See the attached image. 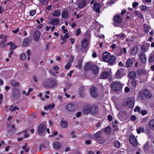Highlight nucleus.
I'll use <instances>...</instances> for the list:
<instances>
[{"mask_svg": "<svg viewBox=\"0 0 154 154\" xmlns=\"http://www.w3.org/2000/svg\"><path fill=\"white\" fill-rule=\"evenodd\" d=\"M116 58L113 55L111 56L108 52H104L102 55V59L103 61L108 62L110 66L113 65L116 60Z\"/></svg>", "mask_w": 154, "mask_h": 154, "instance_id": "nucleus-1", "label": "nucleus"}, {"mask_svg": "<svg viewBox=\"0 0 154 154\" xmlns=\"http://www.w3.org/2000/svg\"><path fill=\"white\" fill-rule=\"evenodd\" d=\"M134 100L133 98H129L124 100L123 105L124 106H128L130 108H132L134 106Z\"/></svg>", "mask_w": 154, "mask_h": 154, "instance_id": "nucleus-2", "label": "nucleus"}, {"mask_svg": "<svg viewBox=\"0 0 154 154\" xmlns=\"http://www.w3.org/2000/svg\"><path fill=\"white\" fill-rule=\"evenodd\" d=\"M112 90L115 92H117L122 88L121 84L119 82H114L110 84Z\"/></svg>", "mask_w": 154, "mask_h": 154, "instance_id": "nucleus-3", "label": "nucleus"}, {"mask_svg": "<svg viewBox=\"0 0 154 154\" xmlns=\"http://www.w3.org/2000/svg\"><path fill=\"white\" fill-rule=\"evenodd\" d=\"M126 74L125 70L124 69L121 68L118 69L116 71L115 76L116 78L119 79L121 78L122 77Z\"/></svg>", "mask_w": 154, "mask_h": 154, "instance_id": "nucleus-4", "label": "nucleus"}, {"mask_svg": "<svg viewBox=\"0 0 154 154\" xmlns=\"http://www.w3.org/2000/svg\"><path fill=\"white\" fill-rule=\"evenodd\" d=\"M57 85V81L53 79H50L46 83V87L51 88Z\"/></svg>", "mask_w": 154, "mask_h": 154, "instance_id": "nucleus-5", "label": "nucleus"}, {"mask_svg": "<svg viewBox=\"0 0 154 154\" xmlns=\"http://www.w3.org/2000/svg\"><path fill=\"white\" fill-rule=\"evenodd\" d=\"M129 141L130 143L134 147L137 146L138 143L137 140L133 135H131L129 137Z\"/></svg>", "mask_w": 154, "mask_h": 154, "instance_id": "nucleus-6", "label": "nucleus"}, {"mask_svg": "<svg viewBox=\"0 0 154 154\" xmlns=\"http://www.w3.org/2000/svg\"><path fill=\"white\" fill-rule=\"evenodd\" d=\"M46 128V126L45 124L42 123L40 124L37 130L38 134H43L45 131Z\"/></svg>", "mask_w": 154, "mask_h": 154, "instance_id": "nucleus-7", "label": "nucleus"}, {"mask_svg": "<svg viewBox=\"0 0 154 154\" xmlns=\"http://www.w3.org/2000/svg\"><path fill=\"white\" fill-rule=\"evenodd\" d=\"M113 23L114 24H120L122 21L121 17L120 16L119 14H116L113 17Z\"/></svg>", "mask_w": 154, "mask_h": 154, "instance_id": "nucleus-8", "label": "nucleus"}, {"mask_svg": "<svg viewBox=\"0 0 154 154\" xmlns=\"http://www.w3.org/2000/svg\"><path fill=\"white\" fill-rule=\"evenodd\" d=\"M32 38L30 37H28L24 38L22 42V45L26 47L29 45L31 43Z\"/></svg>", "mask_w": 154, "mask_h": 154, "instance_id": "nucleus-9", "label": "nucleus"}, {"mask_svg": "<svg viewBox=\"0 0 154 154\" xmlns=\"http://www.w3.org/2000/svg\"><path fill=\"white\" fill-rule=\"evenodd\" d=\"M90 113L94 115H96L98 111V106L96 104H94L90 107Z\"/></svg>", "mask_w": 154, "mask_h": 154, "instance_id": "nucleus-10", "label": "nucleus"}, {"mask_svg": "<svg viewBox=\"0 0 154 154\" xmlns=\"http://www.w3.org/2000/svg\"><path fill=\"white\" fill-rule=\"evenodd\" d=\"M97 89L96 87L94 86H92L90 89L91 95L94 98H96L98 96V94L96 92Z\"/></svg>", "mask_w": 154, "mask_h": 154, "instance_id": "nucleus-11", "label": "nucleus"}, {"mask_svg": "<svg viewBox=\"0 0 154 154\" xmlns=\"http://www.w3.org/2000/svg\"><path fill=\"white\" fill-rule=\"evenodd\" d=\"M66 110L69 112H72L75 111V109L74 105L72 103L67 104L66 107Z\"/></svg>", "mask_w": 154, "mask_h": 154, "instance_id": "nucleus-12", "label": "nucleus"}, {"mask_svg": "<svg viewBox=\"0 0 154 154\" xmlns=\"http://www.w3.org/2000/svg\"><path fill=\"white\" fill-rule=\"evenodd\" d=\"M86 3L87 2L85 0H79L77 2L78 6L80 9L84 7L86 5Z\"/></svg>", "mask_w": 154, "mask_h": 154, "instance_id": "nucleus-13", "label": "nucleus"}, {"mask_svg": "<svg viewBox=\"0 0 154 154\" xmlns=\"http://www.w3.org/2000/svg\"><path fill=\"white\" fill-rule=\"evenodd\" d=\"M141 50L143 52H141L140 54V59L142 63H144V45H143L141 47Z\"/></svg>", "mask_w": 154, "mask_h": 154, "instance_id": "nucleus-14", "label": "nucleus"}, {"mask_svg": "<svg viewBox=\"0 0 154 154\" xmlns=\"http://www.w3.org/2000/svg\"><path fill=\"white\" fill-rule=\"evenodd\" d=\"M109 72L108 71H102L100 74V79H105L107 78L109 76Z\"/></svg>", "mask_w": 154, "mask_h": 154, "instance_id": "nucleus-15", "label": "nucleus"}, {"mask_svg": "<svg viewBox=\"0 0 154 154\" xmlns=\"http://www.w3.org/2000/svg\"><path fill=\"white\" fill-rule=\"evenodd\" d=\"M20 93L18 90L14 89L12 91V95L13 97L15 99H18L20 97Z\"/></svg>", "mask_w": 154, "mask_h": 154, "instance_id": "nucleus-16", "label": "nucleus"}, {"mask_svg": "<svg viewBox=\"0 0 154 154\" xmlns=\"http://www.w3.org/2000/svg\"><path fill=\"white\" fill-rule=\"evenodd\" d=\"M100 5L99 4L95 2L93 5V10L96 11L97 13H100Z\"/></svg>", "mask_w": 154, "mask_h": 154, "instance_id": "nucleus-17", "label": "nucleus"}, {"mask_svg": "<svg viewBox=\"0 0 154 154\" xmlns=\"http://www.w3.org/2000/svg\"><path fill=\"white\" fill-rule=\"evenodd\" d=\"M91 70L92 71L94 75H98L99 72V69L96 65L92 66L91 68Z\"/></svg>", "mask_w": 154, "mask_h": 154, "instance_id": "nucleus-18", "label": "nucleus"}, {"mask_svg": "<svg viewBox=\"0 0 154 154\" xmlns=\"http://www.w3.org/2000/svg\"><path fill=\"white\" fill-rule=\"evenodd\" d=\"M134 59V58L133 57H131L127 60L126 63V66L127 68H130L132 66Z\"/></svg>", "mask_w": 154, "mask_h": 154, "instance_id": "nucleus-19", "label": "nucleus"}, {"mask_svg": "<svg viewBox=\"0 0 154 154\" xmlns=\"http://www.w3.org/2000/svg\"><path fill=\"white\" fill-rule=\"evenodd\" d=\"M40 34L38 30H36L33 34L34 40L36 42H38L40 38Z\"/></svg>", "mask_w": 154, "mask_h": 154, "instance_id": "nucleus-20", "label": "nucleus"}, {"mask_svg": "<svg viewBox=\"0 0 154 154\" xmlns=\"http://www.w3.org/2000/svg\"><path fill=\"white\" fill-rule=\"evenodd\" d=\"M83 112L86 114L90 113V107L88 104H87L83 108Z\"/></svg>", "mask_w": 154, "mask_h": 154, "instance_id": "nucleus-21", "label": "nucleus"}, {"mask_svg": "<svg viewBox=\"0 0 154 154\" xmlns=\"http://www.w3.org/2000/svg\"><path fill=\"white\" fill-rule=\"evenodd\" d=\"M89 45L87 39L84 38L82 41L81 46L84 48H86Z\"/></svg>", "mask_w": 154, "mask_h": 154, "instance_id": "nucleus-22", "label": "nucleus"}, {"mask_svg": "<svg viewBox=\"0 0 154 154\" xmlns=\"http://www.w3.org/2000/svg\"><path fill=\"white\" fill-rule=\"evenodd\" d=\"M61 12L60 10L59 9H57L54 10L52 13V15L54 17H58L61 15Z\"/></svg>", "mask_w": 154, "mask_h": 154, "instance_id": "nucleus-23", "label": "nucleus"}, {"mask_svg": "<svg viewBox=\"0 0 154 154\" xmlns=\"http://www.w3.org/2000/svg\"><path fill=\"white\" fill-rule=\"evenodd\" d=\"M85 88L84 87H81L80 88L79 94L81 97H83L85 96Z\"/></svg>", "mask_w": 154, "mask_h": 154, "instance_id": "nucleus-24", "label": "nucleus"}, {"mask_svg": "<svg viewBox=\"0 0 154 154\" xmlns=\"http://www.w3.org/2000/svg\"><path fill=\"white\" fill-rule=\"evenodd\" d=\"M53 146L54 148L57 150L60 149L61 147L60 143L58 141H55L53 143Z\"/></svg>", "mask_w": 154, "mask_h": 154, "instance_id": "nucleus-25", "label": "nucleus"}, {"mask_svg": "<svg viewBox=\"0 0 154 154\" xmlns=\"http://www.w3.org/2000/svg\"><path fill=\"white\" fill-rule=\"evenodd\" d=\"M59 21L58 19L54 18L51 20V25L57 26L59 24Z\"/></svg>", "mask_w": 154, "mask_h": 154, "instance_id": "nucleus-26", "label": "nucleus"}, {"mask_svg": "<svg viewBox=\"0 0 154 154\" xmlns=\"http://www.w3.org/2000/svg\"><path fill=\"white\" fill-rule=\"evenodd\" d=\"M0 39H2V41L0 43V45H1L2 44H3L7 41V37L5 35L2 34H1L0 35Z\"/></svg>", "mask_w": 154, "mask_h": 154, "instance_id": "nucleus-27", "label": "nucleus"}, {"mask_svg": "<svg viewBox=\"0 0 154 154\" xmlns=\"http://www.w3.org/2000/svg\"><path fill=\"white\" fill-rule=\"evenodd\" d=\"M138 47L137 46H134L131 49V53L132 55H135L138 53Z\"/></svg>", "mask_w": 154, "mask_h": 154, "instance_id": "nucleus-28", "label": "nucleus"}, {"mask_svg": "<svg viewBox=\"0 0 154 154\" xmlns=\"http://www.w3.org/2000/svg\"><path fill=\"white\" fill-rule=\"evenodd\" d=\"M134 111L135 112L137 111L139 113H141L143 116H144V110H143L141 111L140 110V108L138 106H136L135 108L134 109Z\"/></svg>", "mask_w": 154, "mask_h": 154, "instance_id": "nucleus-29", "label": "nucleus"}, {"mask_svg": "<svg viewBox=\"0 0 154 154\" xmlns=\"http://www.w3.org/2000/svg\"><path fill=\"white\" fill-rule=\"evenodd\" d=\"M61 126L63 128H66L68 127V123L66 121H61L60 122Z\"/></svg>", "mask_w": 154, "mask_h": 154, "instance_id": "nucleus-30", "label": "nucleus"}, {"mask_svg": "<svg viewBox=\"0 0 154 154\" xmlns=\"http://www.w3.org/2000/svg\"><path fill=\"white\" fill-rule=\"evenodd\" d=\"M128 75L130 79L133 80L136 77V73L134 71H132L129 73Z\"/></svg>", "mask_w": 154, "mask_h": 154, "instance_id": "nucleus-31", "label": "nucleus"}, {"mask_svg": "<svg viewBox=\"0 0 154 154\" xmlns=\"http://www.w3.org/2000/svg\"><path fill=\"white\" fill-rule=\"evenodd\" d=\"M138 96L141 99H144V89L140 91L139 92Z\"/></svg>", "mask_w": 154, "mask_h": 154, "instance_id": "nucleus-32", "label": "nucleus"}, {"mask_svg": "<svg viewBox=\"0 0 154 154\" xmlns=\"http://www.w3.org/2000/svg\"><path fill=\"white\" fill-rule=\"evenodd\" d=\"M55 107V105L54 103H52L51 104L45 106L44 107V109H54Z\"/></svg>", "mask_w": 154, "mask_h": 154, "instance_id": "nucleus-33", "label": "nucleus"}, {"mask_svg": "<svg viewBox=\"0 0 154 154\" xmlns=\"http://www.w3.org/2000/svg\"><path fill=\"white\" fill-rule=\"evenodd\" d=\"M83 61V60L82 59H79L78 62V65H76L75 67H77L78 66L79 69H81L82 68V64Z\"/></svg>", "mask_w": 154, "mask_h": 154, "instance_id": "nucleus-34", "label": "nucleus"}, {"mask_svg": "<svg viewBox=\"0 0 154 154\" xmlns=\"http://www.w3.org/2000/svg\"><path fill=\"white\" fill-rule=\"evenodd\" d=\"M105 133L107 135L109 134L111 132V127L108 126L105 128L104 130Z\"/></svg>", "mask_w": 154, "mask_h": 154, "instance_id": "nucleus-35", "label": "nucleus"}, {"mask_svg": "<svg viewBox=\"0 0 154 154\" xmlns=\"http://www.w3.org/2000/svg\"><path fill=\"white\" fill-rule=\"evenodd\" d=\"M61 14L62 18H66L68 17V13L67 10H64L62 11Z\"/></svg>", "mask_w": 154, "mask_h": 154, "instance_id": "nucleus-36", "label": "nucleus"}, {"mask_svg": "<svg viewBox=\"0 0 154 154\" xmlns=\"http://www.w3.org/2000/svg\"><path fill=\"white\" fill-rule=\"evenodd\" d=\"M16 131V128L14 125L12 126L9 130V132L11 134H14Z\"/></svg>", "mask_w": 154, "mask_h": 154, "instance_id": "nucleus-37", "label": "nucleus"}, {"mask_svg": "<svg viewBox=\"0 0 154 154\" xmlns=\"http://www.w3.org/2000/svg\"><path fill=\"white\" fill-rule=\"evenodd\" d=\"M91 67V64L89 62H88L86 63L84 66V70L85 71H88L90 69Z\"/></svg>", "mask_w": 154, "mask_h": 154, "instance_id": "nucleus-38", "label": "nucleus"}, {"mask_svg": "<svg viewBox=\"0 0 154 154\" xmlns=\"http://www.w3.org/2000/svg\"><path fill=\"white\" fill-rule=\"evenodd\" d=\"M97 141L100 143L102 144L104 142L105 140L103 137L100 136Z\"/></svg>", "mask_w": 154, "mask_h": 154, "instance_id": "nucleus-39", "label": "nucleus"}, {"mask_svg": "<svg viewBox=\"0 0 154 154\" xmlns=\"http://www.w3.org/2000/svg\"><path fill=\"white\" fill-rule=\"evenodd\" d=\"M101 135V132L100 131H97L96 133L94 135V137L96 139V140H97L99 137Z\"/></svg>", "mask_w": 154, "mask_h": 154, "instance_id": "nucleus-40", "label": "nucleus"}, {"mask_svg": "<svg viewBox=\"0 0 154 154\" xmlns=\"http://www.w3.org/2000/svg\"><path fill=\"white\" fill-rule=\"evenodd\" d=\"M19 108H18L16 106H15L13 107V106L12 105L10 107L9 110H11V111L13 112L16 110H19Z\"/></svg>", "mask_w": 154, "mask_h": 154, "instance_id": "nucleus-41", "label": "nucleus"}, {"mask_svg": "<svg viewBox=\"0 0 154 154\" xmlns=\"http://www.w3.org/2000/svg\"><path fill=\"white\" fill-rule=\"evenodd\" d=\"M149 126L151 129L154 130V119L150 121Z\"/></svg>", "mask_w": 154, "mask_h": 154, "instance_id": "nucleus-42", "label": "nucleus"}, {"mask_svg": "<svg viewBox=\"0 0 154 154\" xmlns=\"http://www.w3.org/2000/svg\"><path fill=\"white\" fill-rule=\"evenodd\" d=\"M69 36L68 35V33H66L64 36H63L62 35H60V39L61 40H65L66 39L68 38H69Z\"/></svg>", "mask_w": 154, "mask_h": 154, "instance_id": "nucleus-43", "label": "nucleus"}, {"mask_svg": "<svg viewBox=\"0 0 154 154\" xmlns=\"http://www.w3.org/2000/svg\"><path fill=\"white\" fill-rule=\"evenodd\" d=\"M59 69V67L57 65L54 66L53 67V70L55 72L56 74H58L59 73L58 70Z\"/></svg>", "mask_w": 154, "mask_h": 154, "instance_id": "nucleus-44", "label": "nucleus"}, {"mask_svg": "<svg viewBox=\"0 0 154 154\" xmlns=\"http://www.w3.org/2000/svg\"><path fill=\"white\" fill-rule=\"evenodd\" d=\"M137 132L138 134H140L141 133L144 132V129L143 127H140L138 129H137Z\"/></svg>", "mask_w": 154, "mask_h": 154, "instance_id": "nucleus-45", "label": "nucleus"}, {"mask_svg": "<svg viewBox=\"0 0 154 154\" xmlns=\"http://www.w3.org/2000/svg\"><path fill=\"white\" fill-rule=\"evenodd\" d=\"M114 146L116 148H119L120 146V142H119L118 140L115 141L114 143Z\"/></svg>", "mask_w": 154, "mask_h": 154, "instance_id": "nucleus-46", "label": "nucleus"}, {"mask_svg": "<svg viewBox=\"0 0 154 154\" xmlns=\"http://www.w3.org/2000/svg\"><path fill=\"white\" fill-rule=\"evenodd\" d=\"M151 94L148 91L145 90V97L149 98L151 97Z\"/></svg>", "mask_w": 154, "mask_h": 154, "instance_id": "nucleus-47", "label": "nucleus"}, {"mask_svg": "<svg viewBox=\"0 0 154 154\" xmlns=\"http://www.w3.org/2000/svg\"><path fill=\"white\" fill-rule=\"evenodd\" d=\"M137 73L139 75H140L142 74H144V71L143 69H139L137 71Z\"/></svg>", "mask_w": 154, "mask_h": 154, "instance_id": "nucleus-48", "label": "nucleus"}, {"mask_svg": "<svg viewBox=\"0 0 154 154\" xmlns=\"http://www.w3.org/2000/svg\"><path fill=\"white\" fill-rule=\"evenodd\" d=\"M36 12V10H32L29 11V15L31 16H33Z\"/></svg>", "mask_w": 154, "mask_h": 154, "instance_id": "nucleus-49", "label": "nucleus"}, {"mask_svg": "<svg viewBox=\"0 0 154 154\" xmlns=\"http://www.w3.org/2000/svg\"><path fill=\"white\" fill-rule=\"evenodd\" d=\"M11 83L13 86H20V83L19 82H15L12 81Z\"/></svg>", "mask_w": 154, "mask_h": 154, "instance_id": "nucleus-50", "label": "nucleus"}, {"mask_svg": "<svg viewBox=\"0 0 154 154\" xmlns=\"http://www.w3.org/2000/svg\"><path fill=\"white\" fill-rule=\"evenodd\" d=\"M20 59L22 60H24L26 59V56L24 53H22L20 55Z\"/></svg>", "mask_w": 154, "mask_h": 154, "instance_id": "nucleus-51", "label": "nucleus"}, {"mask_svg": "<svg viewBox=\"0 0 154 154\" xmlns=\"http://www.w3.org/2000/svg\"><path fill=\"white\" fill-rule=\"evenodd\" d=\"M17 47V46L15 45V44L14 42H13V44L11 45L10 46L9 49L10 50L12 51Z\"/></svg>", "mask_w": 154, "mask_h": 154, "instance_id": "nucleus-52", "label": "nucleus"}, {"mask_svg": "<svg viewBox=\"0 0 154 154\" xmlns=\"http://www.w3.org/2000/svg\"><path fill=\"white\" fill-rule=\"evenodd\" d=\"M131 84L133 87H135L137 86V82L135 80L133 79L132 81Z\"/></svg>", "mask_w": 154, "mask_h": 154, "instance_id": "nucleus-53", "label": "nucleus"}, {"mask_svg": "<svg viewBox=\"0 0 154 154\" xmlns=\"http://www.w3.org/2000/svg\"><path fill=\"white\" fill-rule=\"evenodd\" d=\"M81 33V29L79 28L77 30H76L75 35L76 36H78Z\"/></svg>", "mask_w": 154, "mask_h": 154, "instance_id": "nucleus-54", "label": "nucleus"}, {"mask_svg": "<svg viewBox=\"0 0 154 154\" xmlns=\"http://www.w3.org/2000/svg\"><path fill=\"white\" fill-rule=\"evenodd\" d=\"M71 64L70 63H67L65 66V69H70L71 66Z\"/></svg>", "mask_w": 154, "mask_h": 154, "instance_id": "nucleus-55", "label": "nucleus"}, {"mask_svg": "<svg viewBox=\"0 0 154 154\" xmlns=\"http://www.w3.org/2000/svg\"><path fill=\"white\" fill-rule=\"evenodd\" d=\"M41 3L44 5H47L48 4V1L47 0H41Z\"/></svg>", "mask_w": 154, "mask_h": 154, "instance_id": "nucleus-56", "label": "nucleus"}, {"mask_svg": "<svg viewBox=\"0 0 154 154\" xmlns=\"http://www.w3.org/2000/svg\"><path fill=\"white\" fill-rule=\"evenodd\" d=\"M22 149L26 152H28L29 151V146L28 147H22Z\"/></svg>", "mask_w": 154, "mask_h": 154, "instance_id": "nucleus-57", "label": "nucleus"}, {"mask_svg": "<svg viewBox=\"0 0 154 154\" xmlns=\"http://www.w3.org/2000/svg\"><path fill=\"white\" fill-rule=\"evenodd\" d=\"M46 148V146L44 144H41L39 147V149L40 150H42V148Z\"/></svg>", "mask_w": 154, "mask_h": 154, "instance_id": "nucleus-58", "label": "nucleus"}, {"mask_svg": "<svg viewBox=\"0 0 154 154\" xmlns=\"http://www.w3.org/2000/svg\"><path fill=\"white\" fill-rule=\"evenodd\" d=\"M138 5V3L137 2H134L132 4V7L133 8H135Z\"/></svg>", "mask_w": 154, "mask_h": 154, "instance_id": "nucleus-59", "label": "nucleus"}, {"mask_svg": "<svg viewBox=\"0 0 154 154\" xmlns=\"http://www.w3.org/2000/svg\"><path fill=\"white\" fill-rule=\"evenodd\" d=\"M145 10L146 11V12L148 13V14H150V13L151 9L149 7H146V9H145Z\"/></svg>", "mask_w": 154, "mask_h": 154, "instance_id": "nucleus-60", "label": "nucleus"}, {"mask_svg": "<svg viewBox=\"0 0 154 154\" xmlns=\"http://www.w3.org/2000/svg\"><path fill=\"white\" fill-rule=\"evenodd\" d=\"M20 29L18 28H17L16 30H12V32L13 33H17L19 31Z\"/></svg>", "mask_w": 154, "mask_h": 154, "instance_id": "nucleus-61", "label": "nucleus"}, {"mask_svg": "<svg viewBox=\"0 0 154 154\" xmlns=\"http://www.w3.org/2000/svg\"><path fill=\"white\" fill-rule=\"evenodd\" d=\"M107 119L109 122H111L112 119V117L111 115H108L107 116Z\"/></svg>", "mask_w": 154, "mask_h": 154, "instance_id": "nucleus-62", "label": "nucleus"}, {"mask_svg": "<svg viewBox=\"0 0 154 154\" xmlns=\"http://www.w3.org/2000/svg\"><path fill=\"white\" fill-rule=\"evenodd\" d=\"M125 92L128 93L130 91V88L128 87H126L125 89Z\"/></svg>", "mask_w": 154, "mask_h": 154, "instance_id": "nucleus-63", "label": "nucleus"}, {"mask_svg": "<svg viewBox=\"0 0 154 154\" xmlns=\"http://www.w3.org/2000/svg\"><path fill=\"white\" fill-rule=\"evenodd\" d=\"M136 119V117L134 115H132L131 116V121H134Z\"/></svg>", "mask_w": 154, "mask_h": 154, "instance_id": "nucleus-64", "label": "nucleus"}]
</instances>
